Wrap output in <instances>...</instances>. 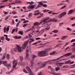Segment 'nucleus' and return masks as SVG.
Returning <instances> with one entry per match:
<instances>
[{"instance_id":"obj_1","label":"nucleus","mask_w":75,"mask_h":75,"mask_svg":"<svg viewBox=\"0 0 75 75\" xmlns=\"http://www.w3.org/2000/svg\"><path fill=\"white\" fill-rule=\"evenodd\" d=\"M72 53L71 52H69L64 55L63 56H62L61 57H60L56 59H53L52 60H51L48 61H47L45 62V63H43L41 64L40 67L41 68H44V67L45 66V65H46V64H47L48 63H49V62H52L53 61H57V60H58V59H61V58H62V57H63L64 56H65V57L69 56V55H72Z\"/></svg>"},{"instance_id":"obj_2","label":"nucleus","mask_w":75,"mask_h":75,"mask_svg":"<svg viewBox=\"0 0 75 75\" xmlns=\"http://www.w3.org/2000/svg\"><path fill=\"white\" fill-rule=\"evenodd\" d=\"M37 57V56H36V55H35L34 54L33 55L32 58L31 60L29 58V57H28V53H27L25 58L26 59H26H27L28 61H29L30 62V65L31 67H32L34 65V61H33V60H34V59L35 58H36Z\"/></svg>"},{"instance_id":"obj_3","label":"nucleus","mask_w":75,"mask_h":75,"mask_svg":"<svg viewBox=\"0 0 75 75\" xmlns=\"http://www.w3.org/2000/svg\"><path fill=\"white\" fill-rule=\"evenodd\" d=\"M3 64L5 67H7L8 69H9V68L11 67V64H7V62L3 61H0V65H1V64Z\"/></svg>"},{"instance_id":"obj_4","label":"nucleus","mask_w":75,"mask_h":75,"mask_svg":"<svg viewBox=\"0 0 75 75\" xmlns=\"http://www.w3.org/2000/svg\"><path fill=\"white\" fill-rule=\"evenodd\" d=\"M48 54L47 52H46L45 51H41L38 53V55L39 57H44V56H46V55H48Z\"/></svg>"},{"instance_id":"obj_5","label":"nucleus","mask_w":75,"mask_h":75,"mask_svg":"<svg viewBox=\"0 0 75 75\" xmlns=\"http://www.w3.org/2000/svg\"><path fill=\"white\" fill-rule=\"evenodd\" d=\"M16 46L17 48H15L13 50L15 52L18 51V52H21V47H20L18 45H16Z\"/></svg>"},{"instance_id":"obj_6","label":"nucleus","mask_w":75,"mask_h":75,"mask_svg":"<svg viewBox=\"0 0 75 75\" xmlns=\"http://www.w3.org/2000/svg\"><path fill=\"white\" fill-rule=\"evenodd\" d=\"M26 69H27V71L29 72V73L30 75H34V73H33L30 67H26Z\"/></svg>"},{"instance_id":"obj_7","label":"nucleus","mask_w":75,"mask_h":75,"mask_svg":"<svg viewBox=\"0 0 75 75\" xmlns=\"http://www.w3.org/2000/svg\"><path fill=\"white\" fill-rule=\"evenodd\" d=\"M28 42H29V40L26 41L24 42V44L22 45V48L23 49H25L27 47V44H28Z\"/></svg>"},{"instance_id":"obj_8","label":"nucleus","mask_w":75,"mask_h":75,"mask_svg":"<svg viewBox=\"0 0 75 75\" xmlns=\"http://www.w3.org/2000/svg\"><path fill=\"white\" fill-rule=\"evenodd\" d=\"M19 58L21 61V65L22 66H24V62L23 63V62H22V61L23 60V57L22 56H21L19 57Z\"/></svg>"},{"instance_id":"obj_9","label":"nucleus","mask_w":75,"mask_h":75,"mask_svg":"<svg viewBox=\"0 0 75 75\" xmlns=\"http://www.w3.org/2000/svg\"><path fill=\"white\" fill-rule=\"evenodd\" d=\"M67 14V12H64L61 13V14H60L59 16V18H62L63 16H65V15H66Z\"/></svg>"},{"instance_id":"obj_10","label":"nucleus","mask_w":75,"mask_h":75,"mask_svg":"<svg viewBox=\"0 0 75 75\" xmlns=\"http://www.w3.org/2000/svg\"><path fill=\"white\" fill-rule=\"evenodd\" d=\"M17 62L16 60H14L13 62V68H15L16 66H17V62ZM16 63L14 64V63Z\"/></svg>"},{"instance_id":"obj_11","label":"nucleus","mask_w":75,"mask_h":75,"mask_svg":"<svg viewBox=\"0 0 75 75\" xmlns=\"http://www.w3.org/2000/svg\"><path fill=\"white\" fill-rule=\"evenodd\" d=\"M38 3H39V5H40V6H42L43 4V3H47V2L46 1H42L41 2H38Z\"/></svg>"},{"instance_id":"obj_12","label":"nucleus","mask_w":75,"mask_h":75,"mask_svg":"<svg viewBox=\"0 0 75 75\" xmlns=\"http://www.w3.org/2000/svg\"><path fill=\"white\" fill-rule=\"evenodd\" d=\"M51 21H55V22H57V20L54 19H52L50 20L47 21L46 22V23H48V22H51Z\"/></svg>"},{"instance_id":"obj_13","label":"nucleus","mask_w":75,"mask_h":75,"mask_svg":"<svg viewBox=\"0 0 75 75\" xmlns=\"http://www.w3.org/2000/svg\"><path fill=\"white\" fill-rule=\"evenodd\" d=\"M34 8V5H32L28 8V9H33Z\"/></svg>"},{"instance_id":"obj_14","label":"nucleus","mask_w":75,"mask_h":75,"mask_svg":"<svg viewBox=\"0 0 75 75\" xmlns=\"http://www.w3.org/2000/svg\"><path fill=\"white\" fill-rule=\"evenodd\" d=\"M74 13V12L72 11V9H71L68 12V15H69V14H72V13Z\"/></svg>"},{"instance_id":"obj_15","label":"nucleus","mask_w":75,"mask_h":75,"mask_svg":"<svg viewBox=\"0 0 75 75\" xmlns=\"http://www.w3.org/2000/svg\"><path fill=\"white\" fill-rule=\"evenodd\" d=\"M67 36H64L62 37V38L61 39V40H64L67 39Z\"/></svg>"},{"instance_id":"obj_16","label":"nucleus","mask_w":75,"mask_h":75,"mask_svg":"<svg viewBox=\"0 0 75 75\" xmlns=\"http://www.w3.org/2000/svg\"><path fill=\"white\" fill-rule=\"evenodd\" d=\"M51 74H52V75H61V73H50Z\"/></svg>"},{"instance_id":"obj_17","label":"nucleus","mask_w":75,"mask_h":75,"mask_svg":"<svg viewBox=\"0 0 75 75\" xmlns=\"http://www.w3.org/2000/svg\"><path fill=\"white\" fill-rule=\"evenodd\" d=\"M50 70L51 71V72H50V74H51V73H54V71H55V69H53V68H52V67L51 69Z\"/></svg>"},{"instance_id":"obj_18","label":"nucleus","mask_w":75,"mask_h":75,"mask_svg":"<svg viewBox=\"0 0 75 75\" xmlns=\"http://www.w3.org/2000/svg\"><path fill=\"white\" fill-rule=\"evenodd\" d=\"M52 32V33H57L58 32V31L57 30H54Z\"/></svg>"},{"instance_id":"obj_19","label":"nucleus","mask_w":75,"mask_h":75,"mask_svg":"<svg viewBox=\"0 0 75 75\" xmlns=\"http://www.w3.org/2000/svg\"><path fill=\"white\" fill-rule=\"evenodd\" d=\"M18 33L19 34H21V35H23V31H19Z\"/></svg>"},{"instance_id":"obj_20","label":"nucleus","mask_w":75,"mask_h":75,"mask_svg":"<svg viewBox=\"0 0 75 75\" xmlns=\"http://www.w3.org/2000/svg\"><path fill=\"white\" fill-rule=\"evenodd\" d=\"M50 27H47V28H46L45 29V31H48V30H50Z\"/></svg>"},{"instance_id":"obj_21","label":"nucleus","mask_w":75,"mask_h":75,"mask_svg":"<svg viewBox=\"0 0 75 75\" xmlns=\"http://www.w3.org/2000/svg\"><path fill=\"white\" fill-rule=\"evenodd\" d=\"M23 71L24 72H25V73H26V74H27L28 73V72H27L26 70H25V69H23Z\"/></svg>"},{"instance_id":"obj_22","label":"nucleus","mask_w":75,"mask_h":75,"mask_svg":"<svg viewBox=\"0 0 75 75\" xmlns=\"http://www.w3.org/2000/svg\"><path fill=\"white\" fill-rule=\"evenodd\" d=\"M20 22H21V21H19L17 23V24H16V27H18V25H19L20 23Z\"/></svg>"},{"instance_id":"obj_23","label":"nucleus","mask_w":75,"mask_h":75,"mask_svg":"<svg viewBox=\"0 0 75 75\" xmlns=\"http://www.w3.org/2000/svg\"><path fill=\"white\" fill-rule=\"evenodd\" d=\"M0 39L1 40H2V41H4V37H2L0 38Z\"/></svg>"},{"instance_id":"obj_24","label":"nucleus","mask_w":75,"mask_h":75,"mask_svg":"<svg viewBox=\"0 0 75 75\" xmlns=\"http://www.w3.org/2000/svg\"><path fill=\"white\" fill-rule=\"evenodd\" d=\"M6 54L4 53V54L3 57L2 58V59H5V58L6 57Z\"/></svg>"},{"instance_id":"obj_25","label":"nucleus","mask_w":75,"mask_h":75,"mask_svg":"<svg viewBox=\"0 0 75 75\" xmlns=\"http://www.w3.org/2000/svg\"><path fill=\"white\" fill-rule=\"evenodd\" d=\"M48 20V18L45 19L43 21V23H45V22H46V21H47V20Z\"/></svg>"},{"instance_id":"obj_26","label":"nucleus","mask_w":75,"mask_h":75,"mask_svg":"<svg viewBox=\"0 0 75 75\" xmlns=\"http://www.w3.org/2000/svg\"><path fill=\"white\" fill-rule=\"evenodd\" d=\"M71 62V60H69L67 62H66L65 63V64H69V63H70V62Z\"/></svg>"},{"instance_id":"obj_27","label":"nucleus","mask_w":75,"mask_h":75,"mask_svg":"<svg viewBox=\"0 0 75 75\" xmlns=\"http://www.w3.org/2000/svg\"><path fill=\"white\" fill-rule=\"evenodd\" d=\"M9 28H10V26H8L6 28L7 31H9Z\"/></svg>"},{"instance_id":"obj_28","label":"nucleus","mask_w":75,"mask_h":75,"mask_svg":"<svg viewBox=\"0 0 75 75\" xmlns=\"http://www.w3.org/2000/svg\"><path fill=\"white\" fill-rule=\"evenodd\" d=\"M17 13V12L15 11H13L12 13V14H16Z\"/></svg>"},{"instance_id":"obj_29","label":"nucleus","mask_w":75,"mask_h":75,"mask_svg":"<svg viewBox=\"0 0 75 75\" xmlns=\"http://www.w3.org/2000/svg\"><path fill=\"white\" fill-rule=\"evenodd\" d=\"M38 22H36L34 23V25H38Z\"/></svg>"},{"instance_id":"obj_30","label":"nucleus","mask_w":75,"mask_h":75,"mask_svg":"<svg viewBox=\"0 0 75 75\" xmlns=\"http://www.w3.org/2000/svg\"><path fill=\"white\" fill-rule=\"evenodd\" d=\"M6 58L7 59H9V54H7Z\"/></svg>"},{"instance_id":"obj_31","label":"nucleus","mask_w":75,"mask_h":75,"mask_svg":"<svg viewBox=\"0 0 75 75\" xmlns=\"http://www.w3.org/2000/svg\"><path fill=\"white\" fill-rule=\"evenodd\" d=\"M59 67H57L56 68H55V70L56 71H58V70H59Z\"/></svg>"},{"instance_id":"obj_32","label":"nucleus","mask_w":75,"mask_h":75,"mask_svg":"<svg viewBox=\"0 0 75 75\" xmlns=\"http://www.w3.org/2000/svg\"><path fill=\"white\" fill-rule=\"evenodd\" d=\"M9 17H10V16H8L5 18V20H7V19H8Z\"/></svg>"},{"instance_id":"obj_33","label":"nucleus","mask_w":75,"mask_h":75,"mask_svg":"<svg viewBox=\"0 0 75 75\" xmlns=\"http://www.w3.org/2000/svg\"><path fill=\"white\" fill-rule=\"evenodd\" d=\"M4 33H6V27L4 28Z\"/></svg>"},{"instance_id":"obj_34","label":"nucleus","mask_w":75,"mask_h":75,"mask_svg":"<svg viewBox=\"0 0 75 75\" xmlns=\"http://www.w3.org/2000/svg\"><path fill=\"white\" fill-rule=\"evenodd\" d=\"M15 31H16V29H13L11 32V34H13V33H14Z\"/></svg>"},{"instance_id":"obj_35","label":"nucleus","mask_w":75,"mask_h":75,"mask_svg":"<svg viewBox=\"0 0 75 75\" xmlns=\"http://www.w3.org/2000/svg\"><path fill=\"white\" fill-rule=\"evenodd\" d=\"M55 54V52H52L50 54V55H54V54Z\"/></svg>"},{"instance_id":"obj_36","label":"nucleus","mask_w":75,"mask_h":75,"mask_svg":"<svg viewBox=\"0 0 75 75\" xmlns=\"http://www.w3.org/2000/svg\"><path fill=\"white\" fill-rule=\"evenodd\" d=\"M14 38H15V39H18V36H15L13 37Z\"/></svg>"},{"instance_id":"obj_37","label":"nucleus","mask_w":75,"mask_h":75,"mask_svg":"<svg viewBox=\"0 0 75 75\" xmlns=\"http://www.w3.org/2000/svg\"><path fill=\"white\" fill-rule=\"evenodd\" d=\"M6 40H7V41H10V39L8 38V37H6Z\"/></svg>"},{"instance_id":"obj_38","label":"nucleus","mask_w":75,"mask_h":75,"mask_svg":"<svg viewBox=\"0 0 75 75\" xmlns=\"http://www.w3.org/2000/svg\"><path fill=\"white\" fill-rule=\"evenodd\" d=\"M72 52H75V47H74L73 48V50H72Z\"/></svg>"},{"instance_id":"obj_39","label":"nucleus","mask_w":75,"mask_h":75,"mask_svg":"<svg viewBox=\"0 0 75 75\" xmlns=\"http://www.w3.org/2000/svg\"><path fill=\"white\" fill-rule=\"evenodd\" d=\"M4 7H5V6H3L2 5H1L0 6V9L1 8H4Z\"/></svg>"},{"instance_id":"obj_40","label":"nucleus","mask_w":75,"mask_h":75,"mask_svg":"<svg viewBox=\"0 0 75 75\" xmlns=\"http://www.w3.org/2000/svg\"><path fill=\"white\" fill-rule=\"evenodd\" d=\"M62 68H68V67H67V66L65 65L63 66Z\"/></svg>"},{"instance_id":"obj_41","label":"nucleus","mask_w":75,"mask_h":75,"mask_svg":"<svg viewBox=\"0 0 75 75\" xmlns=\"http://www.w3.org/2000/svg\"><path fill=\"white\" fill-rule=\"evenodd\" d=\"M75 57V54L73 55V56H71V58H74Z\"/></svg>"},{"instance_id":"obj_42","label":"nucleus","mask_w":75,"mask_h":75,"mask_svg":"<svg viewBox=\"0 0 75 75\" xmlns=\"http://www.w3.org/2000/svg\"><path fill=\"white\" fill-rule=\"evenodd\" d=\"M63 24H64V23H59V26H61V25H62Z\"/></svg>"},{"instance_id":"obj_43","label":"nucleus","mask_w":75,"mask_h":75,"mask_svg":"<svg viewBox=\"0 0 75 75\" xmlns=\"http://www.w3.org/2000/svg\"><path fill=\"white\" fill-rule=\"evenodd\" d=\"M42 6L44 7H46L47 5L46 4H43Z\"/></svg>"},{"instance_id":"obj_44","label":"nucleus","mask_w":75,"mask_h":75,"mask_svg":"<svg viewBox=\"0 0 75 75\" xmlns=\"http://www.w3.org/2000/svg\"><path fill=\"white\" fill-rule=\"evenodd\" d=\"M67 30H69V31H71V29L70 28H67Z\"/></svg>"},{"instance_id":"obj_45","label":"nucleus","mask_w":75,"mask_h":75,"mask_svg":"<svg viewBox=\"0 0 75 75\" xmlns=\"http://www.w3.org/2000/svg\"><path fill=\"white\" fill-rule=\"evenodd\" d=\"M4 14H8V12L4 11Z\"/></svg>"},{"instance_id":"obj_46","label":"nucleus","mask_w":75,"mask_h":75,"mask_svg":"<svg viewBox=\"0 0 75 75\" xmlns=\"http://www.w3.org/2000/svg\"><path fill=\"white\" fill-rule=\"evenodd\" d=\"M30 40H31L32 42H34V39H33L30 38Z\"/></svg>"},{"instance_id":"obj_47","label":"nucleus","mask_w":75,"mask_h":75,"mask_svg":"<svg viewBox=\"0 0 75 75\" xmlns=\"http://www.w3.org/2000/svg\"><path fill=\"white\" fill-rule=\"evenodd\" d=\"M27 25V24H25L23 25V27H25Z\"/></svg>"},{"instance_id":"obj_48","label":"nucleus","mask_w":75,"mask_h":75,"mask_svg":"<svg viewBox=\"0 0 75 75\" xmlns=\"http://www.w3.org/2000/svg\"><path fill=\"white\" fill-rule=\"evenodd\" d=\"M66 7V5L64 6L61 8V9H64Z\"/></svg>"},{"instance_id":"obj_49","label":"nucleus","mask_w":75,"mask_h":75,"mask_svg":"<svg viewBox=\"0 0 75 75\" xmlns=\"http://www.w3.org/2000/svg\"><path fill=\"white\" fill-rule=\"evenodd\" d=\"M74 41H75V39H73L71 40V42H73Z\"/></svg>"},{"instance_id":"obj_50","label":"nucleus","mask_w":75,"mask_h":75,"mask_svg":"<svg viewBox=\"0 0 75 75\" xmlns=\"http://www.w3.org/2000/svg\"><path fill=\"white\" fill-rule=\"evenodd\" d=\"M31 11V9H30L29 10H28V11H24V12H28V11Z\"/></svg>"},{"instance_id":"obj_51","label":"nucleus","mask_w":75,"mask_h":75,"mask_svg":"<svg viewBox=\"0 0 75 75\" xmlns=\"http://www.w3.org/2000/svg\"><path fill=\"white\" fill-rule=\"evenodd\" d=\"M32 15V13H30L29 15V17H31V15Z\"/></svg>"},{"instance_id":"obj_52","label":"nucleus","mask_w":75,"mask_h":75,"mask_svg":"<svg viewBox=\"0 0 75 75\" xmlns=\"http://www.w3.org/2000/svg\"><path fill=\"white\" fill-rule=\"evenodd\" d=\"M8 0H4V1H2L1 2H6V1H7Z\"/></svg>"},{"instance_id":"obj_53","label":"nucleus","mask_w":75,"mask_h":75,"mask_svg":"<svg viewBox=\"0 0 75 75\" xmlns=\"http://www.w3.org/2000/svg\"><path fill=\"white\" fill-rule=\"evenodd\" d=\"M39 11H40L39 10H35L34 11V13H37Z\"/></svg>"},{"instance_id":"obj_54","label":"nucleus","mask_w":75,"mask_h":75,"mask_svg":"<svg viewBox=\"0 0 75 75\" xmlns=\"http://www.w3.org/2000/svg\"><path fill=\"white\" fill-rule=\"evenodd\" d=\"M41 74H42V72H40L39 74H38V75H41Z\"/></svg>"},{"instance_id":"obj_55","label":"nucleus","mask_w":75,"mask_h":75,"mask_svg":"<svg viewBox=\"0 0 75 75\" xmlns=\"http://www.w3.org/2000/svg\"><path fill=\"white\" fill-rule=\"evenodd\" d=\"M75 17H74V18H71L70 20H74V19H75Z\"/></svg>"},{"instance_id":"obj_56","label":"nucleus","mask_w":75,"mask_h":75,"mask_svg":"<svg viewBox=\"0 0 75 75\" xmlns=\"http://www.w3.org/2000/svg\"><path fill=\"white\" fill-rule=\"evenodd\" d=\"M40 39H41V38H36V39H35L36 40H40Z\"/></svg>"},{"instance_id":"obj_57","label":"nucleus","mask_w":75,"mask_h":75,"mask_svg":"<svg viewBox=\"0 0 75 75\" xmlns=\"http://www.w3.org/2000/svg\"><path fill=\"white\" fill-rule=\"evenodd\" d=\"M11 73V72L10 71H9V72H6V74H10V73Z\"/></svg>"},{"instance_id":"obj_58","label":"nucleus","mask_w":75,"mask_h":75,"mask_svg":"<svg viewBox=\"0 0 75 75\" xmlns=\"http://www.w3.org/2000/svg\"><path fill=\"white\" fill-rule=\"evenodd\" d=\"M13 71H14V69H11V71H10L11 72H13Z\"/></svg>"},{"instance_id":"obj_59","label":"nucleus","mask_w":75,"mask_h":75,"mask_svg":"<svg viewBox=\"0 0 75 75\" xmlns=\"http://www.w3.org/2000/svg\"><path fill=\"white\" fill-rule=\"evenodd\" d=\"M52 67H51V66H48V68L49 69H51V68H52Z\"/></svg>"},{"instance_id":"obj_60","label":"nucleus","mask_w":75,"mask_h":75,"mask_svg":"<svg viewBox=\"0 0 75 75\" xmlns=\"http://www.w3.org/2000/svg\"><path fill=\"white\" fill-rule=\"evenodd\" d=\"M26 54L27 53H28V52H29L28 50L26 49Z\"/></svg>"},{"instance_id":"obj_61","label":"nucleus","mask_w":75,"mask_h":75,"mask_svg":"<svg viewBox=\"0 0 75 75\" xmlns=\"http://www.w3.org/2000/svg\"><path fill=\"white\" fill-rule=\"evenodd\" d=\"M37 44V42H36L32 44V45H36V44Z\"/></svg>"},{"instance_id":"obj_62","label":"nucleus","mask_w":75,"mask_h":75,"mask_svg":"<svg viewBox=\"0 0 75 75\" xmlns=\"http://www.w3.org/2000/svg\"><path fill=\"white\" fill-rule=\"evenodd\" d=\"M15 2L16 3H17V4L18 3V0H16L15 1Z\"/></svg>"},{"instance_id":"obj_63","label":"nucleus","mask_w":75,"mask_h":75,"mask_svg":"<svg viewBox=\"0 0 75 75\" xmlns=\"http://www.w3.org/2000/svg\"><path fill=\"white\" fill-rule=\"evenodd\" d=\"M17 31H18V28H16V32L17 33Z\"/></svg>"},{"instance_id":"obj_64","label":"nucleus","mask_w":75,"mask_h":75,"mask_svg":"<svg viewBox=\"0 0 75 75\" xmlns=\"http://www.w3.org/2000/svg\"><path fill=\"white\" fill-rule=\"evenodd\" d=\"M73 47H75V43H73Z\"/></svg>"}]
</instances>
